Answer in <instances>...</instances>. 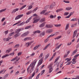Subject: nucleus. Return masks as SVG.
Masks as SVG:
<instances>
[{
	"mask_svg": "<svg viewBox=\"0 0 79 79\" xmlns=\"http://www.w3.org/2000/svg\"><path fill=\"white\" fill-rule=\"evenodd\" d=\"M37 60L35 59L30 64V66H29L27 68V73H29L30 72L32 73L34 71V66H35V64H36V63H37ZM30 67H31V70H30Z\"/></svg>",
	"mask_w": 79,
	"mask_h": 79,
	"instance_id": "f257e3e1",
	"label": "nucleus"
},
{
	"mask_svg": "<svg viewBox=\"0 0 79 79\" xmlns=\"http://www.w3.org/2000/svg\"><path fill=\"white\" fill-rule=\"evenodd\" d=\"M48 68H49V73H51L53 71V64H51L48 66Z\"/></svg>",
	"mask_w": 79,
	"mask_h": 79,
	"instance_id": "f03ea898",
	"label": "nucleus"
},
{
	"mask_svg": "<svg viewBox=\"0 0 79 79\" xmlns=\"http://www.w3.org/2000/svg\"><path fill=\"white\" fill-rule=\"evenodd\" d=\"M33 23L34 24H35V23H37L40 20V19H37L36 17H35L33 18Z\"/></svg>",
	"mask_w": 79,
	"mask_h": 79,
	"instance_id": "7ed1b4c3",
	"label": "nucleus"
},
{
	"mask_svg": "<svg viewBox=\"0 0 79 79\" xmlns=\"http://www.w3.org/2000/svg\"><path fill=\"white\" fill-rule=\"evenodd\" d=\"M23 16H24L23 14L19 15L17 16L15 18V20H17V19H20L21 18H22Z\"/></svg>",
	"mask_w": 79,
	"mask_h": 79,
	"instance_id": "20e7f679",
	"label": "nucleus"
},
{
	"mask_svg": "<svg viewBox=\"0 0 79 79\" xmlns=\"http://www.w3.org/2000/svg\"><path fill=\"white\" fill-rule=\"evenodd\" d=\"M42 62H43V58H41L38 64L37 65V66H39L42 63Z\"/></svg>",
	"mask_w": 79,
	"mask_h": 79,
	"instance_id": "39448f33",
	"label": "nucleus"
},
{
	"mask_svg": "<svg viewBox=\"0 0 79 79\" xmlns=\"http://www.w3.org/2000/svg\"><path fill=\"white\" fill-rule=\"evenodd\" d=\"M52 32H53V30L52 29H49L46 31V33L47 34H50V33H52Z\"/></svg>",
	"mask_w": 79,
	"mask_h": 79,
	"instance_id": "423d86ee",
	"label": "nucleus"
},
{
	"mask_svg": "<svg viewBox=\"0 0 79 79\" xmlns=\"http://www.w3.org/2000/svg\"><path fill=\"white\" fill-rule=\"evenodd\" d=\"M34 42V41H33L30 42H28L27 43H26V45L27 47H29V45H31V44H32V43H33V42Z\"/></svg>",
	"mask_w": 79,
	"mask_h": 79,
	"instance_id": "0eeeda50",
	"label": "nucleus"
},
{
	"mask_svg": "<svg viewBox=\"0 0 79 79\" xmlns=\"http://www.w3.org/2000/svg\"><path fill=\"white\" fill-rule=\"evenodd\" d=\"M20 35H21V33H17L14 35V37L15 39H16V38H17L18 37H19Z\"/></svg>",
	"mask_w": 79,
	"mask_h": 79,
	"instance_id": "6e6552de",
	"label": "nucleus"
},
{
	"mask_svg": "<svg viewBox=\"0 0 79 79\" xmlns=\"http://www.w3.org/2000/svg\"><path fill=\"white\" fill-rule=\"evenodd\" d=\"M40 46H41V45L40 44H39L36 45V46L34 47L33 50H37V48H39V47H40Z\"/></svg>",
	"mask_w": 79,
	"mask_h": 79,
	"instance_id": "1a4fd4ad",
	"label": "nucleus"
},
{
	"mask_svg": "<svg viewBox=\"0 0 79 79\" xmlns=\"http://www.w3.org/2000/svg\"><path fill=\"white\" fill-rule=\"evenodd\" d=\"M34 5V3H32V5H31L30 6H27L28 7L27 10H31L33 7V5Z\"/></svg>",
	"mask_w": 79,
	"mask_h": 79,
	"instance_id": "9d476101",
	"label": "nucleus"
},
{
	"mask_svg": "<svg viewBox=\"0 0 79 79\" xmlns=\"http://www.w3.org/2000/svg\"><path fill=\"white\" fill-rule=\"evenodd\" d=\"M29 31H27L26 32L24 33L23 34H22V36H23V37H25L27 35L29 34Z\"/></svg>",
	"mask_w": 79,
	"mask_h": 79,
	"instance_id": "9b49d317",
	"label": "nucleus"
},
{
	"mask_svg": "<svg viewBox=\"0 0 79 79\" xmlns=\"http://www.w3.org/2000/svg\"><path fill=\"white\" fill-rule=\"evenodd\" d=\"M45 27L47 28H52V27H53V25L50 24L46 25Z\"/></svg>",
	"mask_w": 79,
	"mask_h": 79,
	"instance_id": "f8f14e48",
	"label": "nucleus"
},
{
	"mask_svg": "<svg viewBox=\"0 0 79 79\" xmlns=\"http://www.w3.org/2000/svg\"><path fill=\"white\" fill-rule=\"evenodd\" d=\"M31 39H32V38L31 37H27L23 39V40L24 41H26V40H31Z\"/></svg>",
	"mask_w": 79,
	"mask_h": 79,
	"instance_id": "ddd939ff",
	"label": "nucleus"
},
{
	"mask_svg": "<svg viewBox=\"0 0 79 79\" xmlns=\"http://www.w3.org/2000/svg\"><path fill=\"white\" fill-rule=\"evenodd\" d=\"M63 11V9L61 8L57 9L56 10V13H59V12H61V11Z\"/></svg>",
	"mask_w": 79,
	"mask_h": 79,
	"instance_id": "4468645a",
	"label": "nucleus"
},
{
	"mask_svg": "<svg viewBox=\"0 0 79 79\" xmlns=\"http://www.w3.org/2000/svg\"><path fill=\"white\" fill-rule=\"evenodd\" d=\"M77 49H76L74 51H73V52H72V54L71 55V56H73L75 54H76V52H77Z\"/></svg>",
	"mask_w": 79,
	"mask_h": 79,
	"instance_id": "2eb2a0df",
	"label": "nucleus"
},
{
	"mask_svg": "<svg viewBox=\"0 0 79 79\" xmlns=\"http://www.w3.org/2000/svg\"><path fill=\"white\" fill-rule=\"evenodd\" d=\"M76 35H77V31L76 30L73 32V38H74V37H75L76 36Z\"/></svg>",
	"mask_w": 79,
	"mask_h": 79,
	"instance_id": "dca6fc26",
	"label": "nucleus"
},
{
	"mask_svg": "<svg viewBox=\"0 0 79 79\" xmlns=\"http://www.w3.org/2000/svg\"><path fill=\"white\" fill-rule=\"evenodd\" d=\"M11 50H12V48H10L6 50V53H10V52Z\"/></svg>",
	"mask_w": 79,
	"mask_h": 79,
	"instance_id": "f3484780",
	"label": "nucleus"
},
{
	"mask_svg": "<svg viewBox=\"0 0 79 79\" xmlns=\"http://www.w3.org/2000/svg\"><path fill=\"white\" fill-rule=\"evenodd\" d=\"M45 23H46L44 22L40 25L39 26L40 27H44L45 26Z\"/></svg>",
	"mask_w": 79,
	"mask_h": 79,
	"instance_id": "a211bd4d",
	"label": "nucleus"
},
{
	"mask_svg": "<svg viewBox=\"0 0 79 79\" xmlns=\"http://www.w3.org/2000/svg\"><path fill=\"white\" fill-rule=\"evenodd\" d=\"M45 31H43L42 32H41L40 34V37H42V36H44L45 35Z\"/></svg>",
	"mask_w": 79,
	"mask_h": 79,
	"instance_id": "6ab92c4d",
	"label": "nucleus"
},
{
	"mask_svg": "<svg viewBox=\"0 0 79 79\" xmlns=\"http://www.w3.org/2000/svg\"><path fill=\"white\" fill-rule=\"evenodd\" d=\"M24 24H25V22H22L21 23L19 24L17 26H23V25H24Z\"/></svg>",
	"mask_w": 79,
	"mask_h": 79,
	"instance_id": "aec40b11",
	"label": "nucleus"
},
{
	"mask_svg": "<svg viewBox=\"0 0 79 79\" xmlns=\"http://www.w3.org/2000/svg\"><path fill=\"white\" fill-rule=\"evenodd\" d=\"M26 6H27V5H25L23 6L22 7H21V8H20V10H22L23 9H24V8L26 7Z\"/></svg>",
	"mask_w": 79,
	"mask_h": 79,
	"instance_id": "412c9836",
	"label": "nucleus"
},
{
	"mask_svg": "<svg viewBox=\"0 0 79 79\" xmlns=\"http://www.w3.org/2000/svg\"><path fill=\"white\" fill-rule=\"evenodd\" d=\"M63 45V44H60V45H58L57 47H56L55 49L56 50H58L60 47H61V46Z\"/></svg>",
	"mask_w": 79,
	"mask_h": 79,
	"instance_id": "4be33fe9",
	"label": "nucleus"
},
{
	"mask_svg": "<svg viewBox=\"0 0 79 79\" xmlns=\"http://www.w3.org/2000/svg\"><path fill=\"white\" fill-rule=\"evenodd\" d=\"M10 56V55L8 54H6L2 56V58H6L7 56Z\"/></svg>",
	"mask_w": 79,
	"mask_h": 79,
	"instance_id": "5701e85b",
	"label": "nucleus"
},
{
	"mask_svg": "<svg viewBox=\"0 0 79 79\" xmlns=\"http://www.w3.org/2000/svg\"><path fill=\"white\" fill-rule=\"evenodd\" d=\"M53 6H55V3H52L51 5H50V9H52L53 8Z\"/></svg>",
	"mask_w": 79,
	"mask_h": 79,
	"instance_id": "b1692460",
	"label": "nucleus"
},
{
	"mask_svg": "<svg viewBox=\"0 0 79 79\" xmlns=\"http://www.w3.org/2000/svg\"><path fill=\"white\" fill-rule=\"evenodd\" d=\"M20 30V29H18L16 30L15 31V33H19V32L21 31Z\"/></svg>",
	"mask_w": 79,
	"mask_h": 79,
	"instance_id": "393cba45",
	"label": "nucleus"
},
{
	"mask_svg": "<svg viewBox=\"0 0 79 79\" xmlns=\"http://www.w3.org/2000/svg\"><path fill=\"white\" fill-rule=\"evenodd\" d=\"M50 44H48L44 48V50H46V49H47V48H48V47L50 46Z\"/></svg>",
	"mask_w": 79,
	"mask_h": 79,
	"instance_id": "a878e982",
	"label": "nucleus"
},
{
	"mask_svg": "<svg viewBox=\"0 0 79 79\" xmlns=\"http://www.w3.org/2000/svg\"><path fill=\"white\" fill-rule=\"evenodd\" d=\"M19 44H17L14 47V48H19Z\"/></svg>",
	"mask_w": 79,
	"mask_h": 79,
	"instance_id": "bb28decb",
	"label": "nucleus"
},
{
	"mask_svg": "<svg viewBox=\"0 0 79 79\" xmlns=\"http://www.w3.org/2000/svg\"><path fill=\"white\" fill-rule=\"evenodd\" d=\"M44 21H45V18H44L40 20V23H43Z\"/></svg>",
	"mask_w": 79,
	"mask_h": 79,
	"instance_id": "cd10ccee",
	"label": "nucleus"
},
{
	"mask_svg": "<svg viewBox=\"0 0 79 79\" xmlns=\"http://www.w3.org/2000/svg\"><path fill=\"white\" fill-rule=\"evenodd\" d=\"M6 8H5L3 9H2L1 10H0V13H1L2 12H3V11H6Z\"/></svg>",
	"mask_w": 79,
	"mask_h": 79,
	"instance_id": "c85d7f7f",
	"label": "nucleus"
},
{
	"mask_svg": "<svg viewBox=\"0 0 79 79\" xmlns=\"http://www.w3.org/2000/svg\"><path fill=\"white\" fill-rule=\"evenodd\" d=\"M35 72H34L33 73L31 77H30L28 78V79H31L32 78V77H33V76H34L35 75Z\"/></svg>",
	"mask_w": 79,
	"mask_h": 79,
	"instance_id": "c756f323",
	"label": "nucleus"
},
{
	"mask_svg": "<svg viewBox=\"0 0 79 79\" xmlns=\"http://www.w3.org/2000/svg\"><path fill=\"white\" fill-rule=\"evenodd\" d=\"M49 55H50V54H48L46 56L44 60H47V59L48 58V56H49Z\"/></svg>",
	"mask_w": 79,
	"mask_h": 79,
	"instance_id": "7c9ffc66",
	"label": "nucleus"
},
{
	"mask_svg": "<svg viewBox=\"0 0 79 79\" xmlns=\"http://www.w3.org/2000/svg\"><path fill=\"white\" fill-rule=\"evenodd\" d=\"M47 10H44L43 11H42L40 13L41 14H44L45 13H46V12H47Z\"/></svg>",
	"mask_w": 79,
	"mask_h": 79,
	"instance_id": "2f4dec72",
	"label": "nucleus"
},
{
	"mask_svg": "<svg viewBox=\"0 0 79 79\" xmlns=\"http://www.w3.org/2000/svg\"><path fill=\"white\" fill-rule=\"evenodd\" d=\"M9 39L8 38H4L3 39V41H6L7 42L8 41H9Z\"/></svg>",
	"mask_w": 79,
	"mask_h": 79,
	"instance_id": "473e14b6",
	"label": "nucleus"
},
{
	"mask_svg": "<svg viewBox=\"0 0 79 79\" xmlns=\"http://www.w3.org/2000/svg\"><path fill=\"white\" fill-rule=\"evenodd\" d=\"M31 13H32V11L31 10H30L26 13V15H29Z\"/></svg>",
	"mask_w": 79,
	"mask_h": 79,
	"instance_id": "72a5a7b5",
	"label": "nucleus"
},
{
	"mask_svg": "<svg viewBox=\"0 0 79 79\" xmlns=\"http://www.w3.org/2000/svg\"><path fill=\"white\" fill-rule=\"evenodd\" d=\"M72 9V7H66L65 9V10H71Z\"/></svg>",
	"mask_w": 79,
	"mask_h": 79,
	"instance_id": "f704fd0d",
	"label": "nucleus"
},
{
	"mask_svg": "<svg viewBox=\"0 0 79 79\" xmlns=\"http://www.w3.org/2000/svg\"><path fill=\"white\" fill-rule=\"evenodd\" d=\"M69 28V24H67L66 26L65 30H68Z\"/></svg>",
	"mask_w": 79,
	"mask_h": 79,
	"instance_id": "c9c22d12",
	"label": "nucleus"
},
{
	"mask_svg": "<svg viewBox=\"0 0 79 79\" xmlns=\"http://www.w3.org/2000/svg\"><path fill=\"white\" fill-rule=\"evenodd\" d=\"M77 20V19L76 18L73 19H71L70 21H76Z\"/></svg>",
	"mask_w": 79,
	"mask_h": 79,
	"instance_id": "e433bc0d",
	"label": "nucleus"
},
{
	"mask_svg": "<svg viewBox=\"0 0 79 79\" xmlns=\"http://www.w3.org/2000/svg\"><path fill=\"white\" fill-rule=\"evenodd\" d=\"M54 26H55V27H58L61 26V24H54Z\"/></svg>",
	"mask_w": 79,
	"mask_h": 79,
	"instance_id": "4c0bfd02",
	"label": "nucleus"
},
{
	"mask_svg": "<svg viewBox=\"0 0 79 79\" xmlns=\"http://www.w3.org/2000/svg\"><path fill=\"white\" fill-rule=\"evenodd\" d=\"M45 70H43L41 72L40 74L41 75H43V74H44V73H45Z\"/></svg>",
	"mask_w": 79,
	"mask_h": 79,
	"instance_id": "58836bf2",
	"label": "nucleus"
},
{
	"mask_svg": "<svg viewBox=\"0 0 79 79\" xmlns=\"http://www.w3.org/2000/svg\"><path fill=\"white\" fill-rule=\"evenodd\" d=\"M31 26H29L25 27V29H29V28H31Z\"/></svg>",
	"mask_w": 79,
	"mask_h": 79,
	"instance_id": "ea45409f",
	"label": "nucleus"
},
{
	"mask_svg": "<svg viewBox=\"0 0 79 79\" xmlns=\"http://www.w3.org/2000/svg\"><path fill=\"white\" fill-rule=\"evenodd\" d=\"M61 36H58V37H57L56 38H55L54 39L55 40H56V39L58 40L59 39H60V38H61Z\"/></svg>",
	"mask_w": 79,
	"mask_h": 79,
	"instance_id": "a19ab883",
	"label": "nucleus"
},
{
	"mask_svg": "<svg viewBox=\"0 0 79 79\" xmlns=\"http://www.w3.org/2000/svg\"><path fill=\"white\" fill-rule=\"evenodd\" d=\"M63 2L66 3H69L70 2L69 1L64 0Z\"/></svg>",
	"mask_w": 79,
	"mask_h": 79,
	"instance_id": "79ce46f5",
	"label": "nucleus"
},
{
	"mask_svg": "<svg viewBox=\"0 0 79 79\" xmlns=\"http://www.w3.org/2000/svg\"><path fill=\"white\" fill-rule=\"evenodd\" d=\"M69 15V12H65L64 13V16H67V15Z\"/></svg>",
	"mask_w": 79,
	"mask_h": 79,
	"instance_id": "37998d69",
	"label": "nucleus"
},
{
	"mask_svg": "<svg viewBox=\"0 0 79 79\" xmlns=\"http://www.w3.org/2000/svg\"><path fill=\"white\" fill-rule=\"evenodd\" d=\"M72 43H73L72 42H70L68 43L67 44L68 46H69V45H71L72 44Z\"/></svg>",
	"mask_w": 79,
	"mask_h": 79,
	"instance_id": "c03bdc74",
	"label": "nucleus"
},
{
	"mask_svg": "<svg viewBox=\"0 0 79 79\" xmlns=\"http://www.w3.org/2000/svg\"><path fill=\"white\" fill-rule=\"evenodd\" d=\"M8 31L7 30L4 32V33L5 34V35H6V34H8Z\"/></svg>",
	"mask_w": 79,
	"mask_h": 79,
	"instance_id": "a18cd8bd",
	"label": "nucleus"
},
{
	"mask_svg": "<svg viewBox=\"0 0 79 79\" xmlns=\"http://www.w3.org/2000/svg\"><path fill=\"white\" fill-rule=\"evenodd\" d=\"M21 54H22V52H20L19 53H18L17 54L18 56H20V55H21Z\"/></svg>",
	"mask_w": 79,
	"mask_h": 79,
	"instance_id": "49530a36",
	"label": "nucleus"
},
{
	"mask_svg": "<svg viewBox=\"0 0 79 79\" xmlns=\"http://www.w3.org/2000/svg\"><path fill=\"white\" fill-rule=\"evenodd\" d=\"M40 73L38 74V75L37 76L35 79H39V76L40 75Z\"/></svg>",
	"mask_w": 79,
	"mask_h": 79,
	"instance_id": "de8ad7c7",
	"label": "nucleus"
},
{
	"mask_svg": "<svg viewBox=\"0 0 79 79\" xmlns=\"http://www.w3.org/2000/svg\"><path fill=\"white\" fill-rule=\"evenodd\" d=\"M43 56V53H41L40 55L39 56V58H42V56Z\"/></svg>",
	"mask_w": 79,
	"mask_h": 79,
	"instance_id": "09e8293b",
	"label": "nucleus"
},
{
	"mask_svg": "<svg viewBox=\"0 0 79 79\" xmlns=\"http://www.w3.org/2000/svg\"><path fill=\"white\" fill-rule=\"evenodd\" d=\"M16 13V12L15 11V9H14L12 12H11V13L12 14H14V13Z\"/></svg>",
	"mask_w": 79,
	"mask_h": 79,
	"instance_id": "8fccbe9b",
	"label": "nucleus"
},
{
	"mask_svg": "<svg viewBox=\"0 0 79 79\" xmlns=\"http://www.w3.org/2000/svg\"><path fill=\"white\" fill-rule=\"evenodd\" d=\"M61 18V17L60 16H58V17H57V19L58 21H59V20H60V19Z\"/></svg>",
	"mask_w": 79,
	"mask_h": 79,
	"instance_id": "3c124183",
	"label": "nucleus"
},
{
	"mask_svg": "<svg viewBox=\"0 0 79 79\" xmlns=\"http://www.w3.org/2000/svg\"><path fill=\"white\" fill-rule=\"evenodd\" d=\"M30 62H31V60H29L28 62L26 63L25 64V65L26 66V65H27L28 64H29V63H30Z\"/></svg>",
	"mask_w": 79,
	"mask_h": 79,
	"instance_id": "603ef678",
	"label": "nucleus"
},
{
	"mask_svg": "<svg viewBox=\"0 0 79 79\" xmlns=\"http://www.w3.org/2000/svg\"><path fill=\"white\" fill-rule=\"evenodd\" d=\"M4 71H5V69H3L2 70H1L0 71V74H2V73H3Z\"/></svg>",
	"mask_w": 79,
	"mask_h": 79,
	"instance_id": "864d4df0",
	"label": "nucleus"
},
{
	"mask_svg": "<svg viewBox=\"0 0 79 79\" xmlns=\"http://www.w3.org/2000/svg\"><path fill=\"white\" fill-rule=\"evenodd\" d=\"M19 59H20V57H19L18 59H17L15 61V63H16L18 62V61L19 60Z\"/></svg>",
	"mask_w": 79,
	"mask_h": 79,
	"instance_id": "5fc2aeb1",
	"label": "nucleus"
},
{
	"mask_svg": "<svg viewBox=\"0 0 79 79\" xmlns=\"http://www.w3.org/2000/svg\"><path fill=\"white\" fill-rule=\"evenodd\" d=\"M49 7H50L49 6H46L44 8L45 9H47V8H49Z\"/></svg>",
	"mask_w": 79,
	"mask_h": 79,
	"instance_id": "6e6d98bb",
	"label": "nucleus"
},
{
	"mask_svg": "<svg viewBox=\"0 0 79 79\" xmlns=\"http://www.w3.org/2000/svg\"><path fill=\"white\" fill-rule=\"evenodd\" d=\"M70 32H71V30L69 29L67 33L68 34H70Z\"/></svg>",
	"mask_w": 79,
	"mask_h": 79,
	"instance_id": "4d7b16f0",
	"label": "nucleus"
},
{
	"mask_svg": "<svg viewBox=\"0 0 79 79\" xmlns=\"http://www.w3.org/2000/svg\"><path fill=\"white\" fill-rule=\"evenodd\" d=\"M49 40V39H48L47 38L46 39H45L44 40V42L45 43H46V42H48V40Z\"/></svg>",
	"mask_w": 79,
	"mask_h": 79,
	"instance_id": "13d9d810",
	"label": "nucleus"
},
{
	"mask_svg": "<svg viewBox=\"0 0 79 79\" xmlns=\"http://www.w3.org/2000/svg\"><path fill=\"white\" fill-rule=\"evenodd\" d=\"M15 34V32H13L12 33H11L9 35L10 36H11L12 35V34Z\"/></svg>",
	"mask_w": 79,
	"mask_h": 79,
	"instance_id": "bf43d9fd",
	"label": "nucleus"
},
{
	"mask_svg": "<svg viewBox=\"0 0 79 79\" xmlns=\"http://www.w3.org/2000/svg\"><path fill=\"white\" fill-rule=\"evenodd\" d=\"M59 32H56L54 34L55 35H57L58 34H59Z\"/></svg>",
	"mask_w": 79,
	"mask_h": 79,
	"instance_id": "052dcab7",
	"label": "nucleus"
},
{
	"mask_svg": "<svg viewBox=\"0 0 79 79\" xmlns=\"http://www.w3.org/2000/svg\"><path fill=\"white\" fill-rule=\"evenodd\" d=\"M50 18H54V16H53V15H51L50 16Z\"/></svg>",
	"mask_w": 79,
	"mask_h": 79,
	"instance_id": "680f3d73",
	"label": "nucleus"
},
{
	"mask_svg": "<svg viewBox=\"0 0 79 79\" xmlns=\"http://www.w3.org/2000/svg\"><path fill=\"white\" fill-rule=\"evenodd\" d=\"M79 56V54H77L74 57V58H77V56Z\"/></svg>",
	"mask_w": 79,
	"mask_h": 79,
	"instance_id": "e2e57ef3",
	"label": "nucleus"
},
{
	"mask_svg": "<svg viewBox=\"0 0 79 79\" xmlns=\"http://www.w3.org/2000/svg\"><path fill=\"white\" fill-rule=\"evenodd\" d=\"M74 14V12H72L70 13L69 15L71 16V15Z\"/></svg>",
	"mask_w": 79,
	"mask_h": 79,
	"instance_id": "0e129e2a",
	"label": "nucleus"
},
{
	"mask_svg": "<svg viewBox=\"0 0 79 79\" xmlns=\"http://www.w3.org/2000/svg\"><path fill=\"white\" fill-rule=\"evenodd\" d=\"M37 7L36 8L33 10V12H34V11H36L37 10Z\"/></svg>",
	"mask_w": 79,
	"mask_h": 79,
	"instance_id": "69168bd1",
	"label": "nucleus"
},
{
	"mask_svg": "<svg viewBox=\"0 0 79 79\" xmlns=\"http://www.w3.org/2000/svg\"><path fill=\"white\" fill-rule=\"evenodd\" d=\"M14 10H15V12H16V11H18L19 10V8L15 9Z\"/></svg>",
	"mask_w": 79,
	"mask_h": 79,
	"instance_id": "338daca9",
	"label": "nucleus"
},
{
	"mask_svg": "<svg viewBox=\"0 0 79 79\" xmlns=\"http://www.w3.org/2000/svg\"><path fill=\"white\" fill-rule=\"evenodd\" d=\"M67 56H68V54H65L64 55V58H66Z\"/></svg>",
	"mask_w": 79,
	"mask_h": 79,
	"instance_id": "774afa93",
	"label": "nucleus"
}]
</instances>
